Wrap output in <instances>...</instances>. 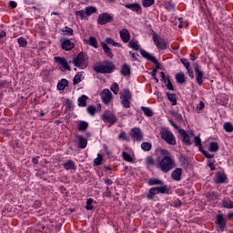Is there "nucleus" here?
Listing matches in <instances>:
<instances>
[{
  "instance_id": "nucleus-1",
  "label": "nucleus",
  "mask_w": 233,
  "mask_h": 233,
  "mask_svg": "<svg viewBox=\"0 0 233 233\" xmlns=\"http://www.w3.org/2000/svg\"><path fill=\"white\" fill-rule=\"evenodd\" d=\"M157 168H159L164 174H167L172 168H176V160L172 156H165L158 161Z\"/></svg>"
},
{
  "instance_id": "nucleus-2",
  "label": "nucleus",
  "mask_w": 233,
  "mask_h": 233,
  "mask_svg": "<svg viewBox=\"0 0 233 233\" xmlns=\"http://www.w3.org/2000/svg\"><path fill=\"white\" fill-rule=\"evenodd\" d=\"M116 70V65L112 61L106 60L100 63L99 66L94 67L96 74H112Z\"/></svg>"
},
{
  "instance_id": "nucleus-3",
  "label": "nucleus",
  "mask_w": 233,
  "mask_h": 233,
  "mask_svg": "<svg viewBox=\"0 0 233 233\" xmlns=\"http://www.w3.org/2000/svg\"><path fill=\"white\" fill-rule=\"evenodd\" d=\"M72 62L80 70H85L88 66V56L85 53L80 52L73 58Z\"/></svg>"
},
{
  "instance_id": "nucleus-4",
  "label": "nucleus",
  "mask_w": 233,
  "mask_h": 233,
  "mask_svg": "<svg viewBox=\"0 0 233 233\" xmlns=\"http://www.w3.org/2000/svg\"><path fill=\"white\" fill-rule=\"evenodd\" d=\"M121 105L124 108H130L132 101V93L130 89L125 88L120 92Z\"/></svg>"
},
{
  "instance_id": "nucleus-5",
  "label": "nucleus",
  "mask_w": 233,
  "mask_h": 233,
  "mask_svg": "<svg viewBox=\"0 0 233 233\" xmlns=\"http://www.w3.org/2000/svg\"><path fill=\"white\" fill-rule=\"evenodd\" d=\"M160 136L162 139L166 141V143H167V145H177L176 137L174 136V133H172V131L168 129H163L162 131H160Z\"/></svg>"
},
{
  "instance_id": "nucleus-6",
  "label": "nucleus",
  "mask_w": 233,
  "mask_h": 233,
  "mask_svg": "<svg viewBox=\"0 0 233 233\" xmlns=\"http://www.w3.org/2000/svg\"><path fill=\"white\" fill-rule=\"evenodd\" d=\"M156 194H168V187L166 185L151 187L149 189V193L147 195V199H154V196H156Z\"/></svg>"
},
{
  "instance_id": "nucleus-7",
  "label": "nucleus",
  "mask_w": 233,
  "mask_h": 233,
  "mask_svg": "<svg viewBox=\"0 0 233 233\" xmlns=\"http://www.w3.org/2000/svg\"><path fill=\"white\" fill-rule=\"evenodd\" d=\"M178 134L180 136L181 142L186 145V147H191L192 140L191 137H194V132H190L189 134L185 131V129H179Z\"/></svg>"
},
{
  "instance_id": "nucleus-8",
  "label": "nucleus",
  "mask_w": 233,
  "mask_h": 233,
  "mask_svg": "<svg viewBox=\"0 0 233 233\" xmlns=\"http://www.w3.org/2000/svg\"><path fill=\"white\" fill-rule=\"evenodd\" d=\"M215 225H217L218 232H225L227 228V218L223 214H218L215 218Z\"/></svg>"
},
{
  "instance_id": "nucleus-9",
  "label": "nucleus",
  "mask_w": 233,
  "mask_h": 233,
  "mask_svg": "<svg viewBox=\"0 0 233 233\" xmlns=\"http://www.w3.org/2000/svg\"><path fill=\"white\" fill-rule=\"evenodd\" d=\"M129 136L136 143H141V141L144 139L143 131H141V128L139 127L131 128L129 131Z\"/></svg>"
},
{
  "instance_id": "nucleus-10",
  "label": "nucleus",
  "mask_w": 233,
  "mask_h": 233,
  "mask_svg": "<svg viewBox=\"0 0 233 233\" xmlns=\"http://www.w3.org/2000/svg\"><path fill=\"white\" fill-rule=\"evenodd\" d=\"M153 41L158 50H167V48H168L167 42L165 41V38L159 36L157 34L153 35Z\"/></svg>"
},
{
  "instance_id": "nucleus-11",
  "label": "nucleus",
  "mask_w": 233,
  "mask_h": 233,
  "mask_svg": "<svg viewBox=\"0 0 233 233\" xmlns=\"http://www.w3.org/2000/svg\"><path fill=\"white\" fill-rule=\"evenodd\" d=\"M102 119L105 123H109V125H115L117 121V116L114 115L110 110H106L102 115Z\"/></svg>"
},
{
  "instance_id": "nucleus-12",
  "label": "nucleus",
  "mask_w": 233,
  "mask_h": 233,
  "mask_svg": "<svg viewBox=\"0 0 233 233\" xmlns=\"http://www.w3.org/2000/svg\"><path fill=\"white\" fill-rule=\"evenodd\" d=\"M194 70L196 75V83L201 86V85H203V79H205V73L199 69V66L198 64L194 65Z\"/></svg>"
},
{
  "instance_id": "nucleus-13",
  "label": "nucleus",
  "mask_w": 233,
  "mask_h": 233,
  "mask_svg": "<svg viewBox=\"0 0 233 233\" xmlns=\"http://www.w3.org/2000/svg\"><path fill=\"white\" fill-rule=\"evenodd\" d=\"M114 21V16L108 13H102L97 17L98 25H106L107 23H112Z\"/></svg>"
},
{
  "instance_id": "nucleus-14",
  "label": "nucleus",
  "mask_w": 233,
  "mask_h": 233,
  "mask_svg": "<svg viewBox=\"0 0 233 233\" xmlns=\"http://www.w3.org/2000/svg\"><path fill=\"white\" fill-rule=\"evenodd\" d=\"M139 52L142 57H144V59L151 61V63H154V65L157 66V68H159V61H157V57L152 56L150 53L147 52L145 49H140Z\"/></svg>"
},
{
  "instance_id": "nucleus-15",
  "label": "nucleus",
  "mask_w": 233,
  "mask_h": 233,
  "mask_svg": "<svg viewBox=\"0 0 233 233\" xmlns=\"http://www.w3.org/2000/svg\"><path fill=\"white\" fill-rule=\"evenodd\" d=\"M60 42H61V48L63 50H66V52L72 50V48L76 46V44H74V42H72L70 39H67V38H62Z\"/></svg>"
},
{
  "instance_id": "nucleus-16",
  "label": "nucleus",
  "mask_w": 233,
  "mask_h": 233,
  "mask_svg": "<svg viewBox=\"0 0 233 233\" xmlns=\"http://www.w3.org/2000/svg\"><path fill=\"white\" fill-rule=\"evenodd\" d=\"M55 63H57L58 65H60V66H62L64 70H67L68 72L72 70V68L70 67V65H68V61L65 57L55 56Z\"/></svg>"
},
{
  "instance_id": "nucleus-17",
  "label": "nucleus",
  "mask_w": 233,
  "mask_h": 233,
  "mask_svg": "<svg viewBox=\"0 0 233 233\" xmlns=\"http://www.w3.org/2000/svg\"><path fill=\"white\" fill-rule=\"evenodd\" d=\"M125 8H128V10H131L132 12H136V14H143V8L141 7V5L137 3L133 4H126L124 5Z\"/></svg>"
},
{
  "instance_id": "nucleus-18",
  "label": "nucleus",
  "mask_w": 233,
  "mask_h": 233,
  "mask_svg": "<svg viewBox=\"0 0 233 233\" xmlns=\"http://www.w3.org/2000/svg\"><path fill=\"white\" fill-rule=\"evenodd\" d=\"M183 176V168L176 167L171 173V178L173 181H179Z\"/></svg>"
},
{
  "instance_id": "nucleus-19",
  "label": "nucleus",
  "mask_w": 233,
  "mask_h": 233,
  "mask_svg": "<svg viewBox=\"0 0 233 233\" xmlns=\"http://www.w3.org/2000/svg\"><path fill=\"white\" fill-rule=\"evenodd\" d=\"M102 101L105 105H108L110 103V99H112V92L108 89H104L101 94Z\"/></svg>"
},
{
  "instance_id": "nucleus-20",
  "label": "nucleus",
  "mask_w": 233,
  "mask_h": 233,
  "mask_svg": "<svg viewBox=\"0 0 233 233\" xmlns=\"http://www.w3.org/2000/svg\"><path fill=\"white\" fill-rule=\"evenodd\" d=\"M216 185H221L227 181V174L225 172H218L214 178Z\"/></svg>"
},
{
  "instance_id": "nucleus-21",
  "label": "nucleus",
  "mask_w": 233,
  "mask_h": 233,
  "mask_svg": "<svg viewBox=\"0 0 233 233\" xmlns=\"http://www.w3.org/2000/svg\"><path fill=\"white\" fill-rule=\"evenodd\" d=\"M100 45L104 50L105 56H106V57H109V59H112L114 57V54L112 53V49L108 46V44L101 42Z\"/></svg>"
},
{
  "instance_id": "nucleus-22",
  "label": "nucleus",
  "mask_w": 233,
  "mask_h": 233,
  "mask_svg": "<svg viewBox=\"0 0 233 233\" xmlns=\"http://www.w3.org/2000/svg\"><path fill=\"white\" fill-rule=\"evenodd\" d=\"M120 39L123 41V43H128L130 41V32L128 29H122L119 31Z\"/></svg>"
},
{
  "instance_id": "nucleus-23",
  "label": "nucleus",
  "mask_w": 233,
  "mask_h": 233,
  "mask_svg": "<svg viewBox=\"0 0 233 233\" xmlns=\"http://www.w3.org/2000/svg\"><path fill=\"white\" fill-rule=\"evenodd\" d=\"M83 74H85L84 71H80L78 72L75 77L73 78V85H79V83H81V81H83L85 79V76H83Z\"/></svg>"
},
{
  "instance_id": "nucleus-24",
  "label": "nucleus",
  "mask_w": 233,
  "mask_h": 233,
  "mask_svg": "<svg viewBox=\"0 0 233 233\" xmlns=\"http://www.w3.org/2000/svg\"><path fill=\"white\" fill-rule=\"evenodd\" d=\"M63 167L66 170H76V162H74L73 160H66L64 164Z\"/></svg>"
},
{
  "instance_id": "nucleus-25",
  "label": "nucleus",
  "mask_w": 233,
  "mask_h": 233,
  "mask_svg": "<svg viewBox=\"0 0 233 233\" xmlns=\"http://www.w3.org/2000/svg\"><path fill=\"white\" fill-rule=\"evenodd\" d=\"M88 128V122L85 120H80L77 125L78 132H85Z\"/></svg>"
},
{
  "instance_id": "nucleus-26",
  "label": "nucleus",
  "mask_w": 233,
  "mask_h": 233,
  "mask_svg": "<svg viewBox=\"0 0 233 233\" xmlns=\"http://www.w3.org/2000/svg\"><path fill=\"white\" fill-rule=\"evenodd\" d=\"M86 43L90 46H93V48H99V44L97 43V38H96V36H90Z\"/></svg>"
},
{
  "instance_id": "nucleus-27",
  "label": "nucleus",
  "mask_w": 233,
  "mask_h": 233,
  "mask_svg": "<svg viewBox=\"0 0 233 233\" xmlns=\"http://www.w3.org/2000/svg\"><path fill=\"white\" fill-rule=\"evenodd\" d=\"M78 147L84 149L86 148V146L88 145V140L86 138L83 137L82 136H78Z\"/></svg>"
},
{
  "instance_id": "nucleus-28",
  "label": "nucleus",
  "mask_w": 233,
  "mask_h": 233,
  "mask_svg": "<svg viewBox=\"0 0 233 233\" xmlns=\"http://www.w3.org/2000/svg\"><path fill=\"white\" fill-rule=\"evenodd\" d=\"M120 74L125 77L130 76V66H128V64H124L121 67Z\"/></svg>"
},
{
  "instance_id": "nucleus-29",
  "label": "nucleus",
  "mask_w": 233,
  "mask_h": 233,
  "mask_svg": "<svg viewBox=\"0 0 233 233\" xmlns=\"http://www.w3.org/2000/svg\"><path fill=\"white\" fill-rule=\"evenodd\" d=\"M85 12H86V15L87 17H90V15H92V14H96V12H97V7H96L94 5L86 6L85 8Z\"/></svg>"
},
{
  "instance_id": "nucleus-30",
  "label": "nucleus",
  "mask_w": 233,
  "mask_h": 233,
  "mask_svg": "<svg viewBox=\"0 0 233 233\" xmlns=\"http://www.w3.org/2000/svg\"><path fill=\"white\" fill-rule=\"evenodd\" d=\"M167 97L168 101L171 102L172 106H176L177 105V99L176 98V94L167 92Z\"/></svg>"
},
{
  "instance_id": "nucleus-31",
  "label": "nucleus",
  "mask_w": 233,
  "mask_h": 233,
  "mask_svg": "<svg viewBox=\"0 0 233 233\" xmlns=\"http://www.w3.org/2000/svg\"><path fill=\"white\" fill-rule=\"evenodd\" d=\"M68 85V80L66 78H62L60 81L57 83V88L59 90H65L66 88V86Z\"/></svg>"
},
{
  "instance_id": "nucleus-32",
  "label": "nucleus",
  "mask_w": 233,
  "mask_h": 233,
  "mask_svg": "<svg viewBox=\"0 0 233 233\" xmlns=\"http://www.w3.org/2000/svg\"><path fill=\"white\" fill-rule=\"evenodd\" d=\"M175 77H176V81H177V83H178V85H183V83H185V81H186L185 73H183V72L177 73Z\"/></svg>"
},
{
  "instance_id": "nucleus-33",
  "label": "nucleus",
  "mask_w": 233,
  "mask_h": 233,
  "mask_svg": "<svg viewBox=\"0 0 233 233\" xmlns=\"http://www.w3.org/2000/svg\"><path fill=\"white\" fill-rule=\"evenodd\" d=\"M87 99H88V96L86 95H82L80 97H78V106H82V107L86 106Z\"/></svg>"
},
{
  "instance_id": "nucleus-34",
  "label": "nucleus",
  "mask_w": 233,
  "mask_h": 233,
  "mask_svg": "<svg viewBox=\"0 0 233 233\" xmlns=\"http://www.w3.org/2000/svg\"><path fill=\"white\" fill-rule=\"evenodd\" d=\"M140 108L142 112H144V115L147 116V117H152V116H154V112L150 107L141 106Z\"/></svg>"
},
{
  "instance_id": "nucleus-35",
  "label": "nucleus",
  "mask_w": 233,
  "mask_h": 233,
  "mask_svg": "<svg viewBox=\"0 0 233 233\" xmlns=\"http://www.w3.org/2000/svg\"><path fill=\"white\" fill-rule=\"evenodd\" d=\"M195 147H198L199 152L203 150V145L201 144V137L199 136L194 137Z\"/></svg>"
},
{
  "instance_id": "nucleus-36",
  "label": "nucleus",
  "mask_w": 233,
  "mask_h": 233,
  "mask_svg": "<svg viewBox=\"0 0 233 233\" xmlns=\"http://www.w3.org/2000/svg\"><path fill=\"white\" fill-rule=\"evenodd\" d=\"M141 148L144 152H150V150H152V144L150 142H143Z\"/></svg>"
},
{
  "instance_id": "nucleus-37",
  "label": "nucleus",
  "mask_w": 233,
  "mask_h": 233,
  "mask_svg": "<svg viewBox=\"0 0 233 233\" xmlns=\"http://www.w3.org/2000/svg\"><path fill=\"white\" fill-rule=\"evenodd\" d=\"M86 112L87 114H89V116H96V112H97V107H96V106L94 105L88 106L86 107Z\"/></svg>"
},
{
  "instance_id": "nucleus-38",
  "label": "nucleus",
  "mask_w": 233,
  "mask_h": 233,
  "mask_svg": "<svg viewBox=\"0 0 233 233\" xmlns=\"http://www.w3.org/2000/svg\"><path fill=\"white\" fill-rule=\"evenodd\" d=\"M17 43H18L19 46L22 48H26V46L28 45V41H26V38L23 37V36H21L17 39Z\"/></svg>"
},
{
  "instance_id": "nucleus-39",
  "label": "nucleus",
  "mask_w": 233,
  "mask_h": 233,
  "mask_svg": "<svg viewBox=\"0 0 233 233\" xmlns=\"http://www.w3.org/2000/svg\"><path fill=\"white\" fill-rule=\"evenodd\" d=\"M223 208L232 209L233 208V201L230 199L222 201Z\"/></svg>"
},
{
  "instance_id": "nucleus-40",
  "label": "nucleus",
  "mask_w": 233,
  "mask_h": 233,
  "mask_svg": "<svg viewBox=\"0 0 233 233\" xmlns=\"http://www.w3.org/2000/svg\"><path fill=\"white\" fill-rule=\"evenodd\" d=\"M156 0H142V6L144 8H150L153 5H155Z\"/></svg>"
},
{
  "instance_id": "nucleus-41",
  "label": "nucleus",
  "mask_w": 233,
  "mask_h": 233,
  "mask_svg": "<svg viewBox=\"0 0 233 233\" xmlns=\"http://www.w3.org/2000/svg\"><path fill=\"white\" fill-rule=\"evenodd\" d=\"M76 15H77V17H79L82 21L88 20V18H86V12L85 10L76 11Z\"/></svg>"
},
{
  "instance_id": "nucleus-42",
  "label": "nucleus",
  "mask_w": 233,
  "mask_h": 233,
  "mask_svg": "<svg viewBox=\"0 0 233 233\" xmlns=\"http://www.w3.org/2000/svg\"><path fill=\"white\" fill-rule=\"evenodd\" d=\"M219 150V144L218 142H211L209 144V152H218Z\"/></svg>"
},
{
  "instance_id": "nucleus-43",
  "label": "nucleus",
  "mask_w": 233,
  "mask_h": 233,
  "mask_svg": "<svg viewBox=\"0 0 233 233\" xmlns=\"http://www.w3.org/2000/svg\"><path fill=\"white\" fill-rule=\"evenodd\" d=\"M106 45H112V46H118V47L121 46V44L114 41V38H112V37H106Z\"/></svg>"
},
{
  "instance_id": "nucleus-44",
  "label": "nucleus",
  "mask_w": 233,
  "mask_h": 233,
  "mask_svg": "<svg viewBox=\"0 0 233 233\" xmlns=\"http://www.w3.org/2000/svg\"><path fill=\"white\" fill-rule=\"evenodd\" d=\"M179 163L182 167H188V158L185 155L179 157Z\"/></svg>"
},
{
  "instance_id": "nucleus-45",
  "label": "nucleus",
  "mask_w": 233,
  "mask_h": 233,
  "mask_svg": "<svg viewBox=\"0 0 233 233\" xmlns=\"http://www.w3.org/2000/svg\"><path fill=\"white\" fill-rule=\"evenodd\" d=\"M110 90L113 92V94H115V96H117V94H119V85H117V83L114 82L111 85Z\"/></svg>"
},
{
  "instance_id": "nucleus-46",
  "label": "nucleus",
  "mask_w": 233,
  "mask_h": 233,
  "mask_svg": "<svg viewBox=\"0 0 233 233\" xmlns=\"http://www.w3.org/2000/svg\"><path fill=\"white\" fill-rule=\"evenodd\" d=\"M129 48H132L133 50H139V45L137 44V41L130 40L128 43Z\"/></svg>"
},
{
  "instance_id": "nucleus-47",
  "label": "nucleus",
  "mask_w": 233,
  "mask_h": 233,
  "mask_svg": "<svg viewBox=\"0 0 233 233\" xmlns=\"http://www.w3.org/2000/svg\"><path fill=\"white\" fill-rule=\"evenodd\" d=\"M62 32L64 33V35H74V29L68 26L62 28Z\"/></svg>"
},
{
  "instance_id": "nucleus-48",
  "label": "nucleus",
  "mask_w": 233,
  "mask_h": 233,
  "mask_svg": "<svg viewBox=\"0 0 233 233\" xmlns=\"http://www.w3.org/2000/svg\"><path fill=\"white\" fill-rule=\"evenodd\" d=\"M103 163V156L101 154H97V157L94 159V166L99 167Z\"/></svg>"
},
{
  "instance_id": "nucleus-49",
  "label": "nucleus",
  "mask_w": 233,
  "mask_h": 233,
  "mask_svg": "<svg viewBox=\"0 0 233 233\" xmlns=\"http://www.w3.org/2000/svg\"><path fill=\"white\" fill-rule=\"evenodd\" d=\"M223 128L224 130H226V132H228V133L233 132V125L230 122L224 123Z\"/></svg>"
},
{
  "instance_id": "nucleus-50",
  "label": "nucleus",
  "mask_w": 233,
  "mask_h": 233,
  "mask_svg": "<svg viewBox=\"0 0 233 233\" xmlns=\"http://www.w3.org/2000/svg\"><path fill=\"white\" fill-rule=\"evenodd\" d=\"M92 203H94L93 198H87L86 204V210H94V206H92Z\"/></svg>"
},
{
  "instance_id": "nucleus-51",
  "label": "nucleus",
  "mask_w": 233,
  "mask_h": 233,
  "mask_svg": "<svg viewBox=\"0 0 233 233\" xmlns=\"http://www.w3.org/2000/svg\"><path fill=\"white\" fill-rule=\"evenodd\" d=\"M171 115L173 116V117H175L177 121H178L179 123H183V116L181 114L173 111Z\"/></svg>"
},
{
  "instance_id": "nucleus-52",
  "label": "nucleus",
  "mask_w": 233,
  "mask_h": 233,
  "mask_svg": "<svg viewBox=\"0 0 233 233\" xmlns=\"http://www.w3.org/2000/svg\"><path fill=\"white\" fill-rule=\"evenodd\" d=\"M122 157L124 161H127L128 163H132L133 161L132 156L125 151L122 153Z\"/></svg>"
},
{
  "instance_id": "nucleus-53",
  "label": "nucleus",
  "mask_w": 233,
  "mask_h": 233,
  "mask_svg": "<svg viewBox=\"0 0 233 233\" xmlns=\"http://www.w3.org/2000/svg\"><path fill=\"white\" fill-rule=\"evenodd\" d=\"M148 185L154 186V185H163V181L159 180L157 178H150L148 181Z\"/></svg>"
},
{
  "instance_id": "nucleus-54",
  "label": "nucleus",
  "mask_w": 233,
  "mask_h": 233,
  "mask_svg": "<svg viewBox=\"0 0 233 233\" xmlns=\"http://www.w3.org/2000/svg\"><path fill=\"white\" fill-rule=\"evenodd\" d=\"M146 165L147 167H153L155 165L154 157H146Z\"/></svg>"
},
{
  "instance_id": "nucleus-55",
  "label": "nucleus",
  "mask_w": 233,
  "mask_h": 233,
  "mask_svg": "<svg viewBox=\"0 0 233 233\" xmlns=\"http://www.w3.org/2000/svg\"><path fill=\"white\" fill-rule=\"evenodd\" d=\"M165 8L166 10H167L168 12H174L176 11V5H174V4L172 3H167L165 5Z\"/></svg>"
},
{
  "instance_id": "nucleus-56",
  "label": "nucleus",
  "mask_w": 233,
  "mask_h": 233,
  "mask_svg": "<svg viewBox=\"0 0 233 233\" xmlns=\"http://www.w3.org/2000/svg\"><path fill=\"white\" fill-rule=\"evenodd\" d=\"M118 139H120L121 141H130V139L127 137V133L125 131L119 133Z\"/></svg>"
},
{
  "instance_id": "nucleus-57",
  "label": "nucleus",
  "mask_w": 233,
  "mask_h": 233,
  "mask_svg": "<svg viewBox=\"0 0 233 233\" xmlns=\"http://www.w3.org/2000/svg\"><path fill=\"white\" fill-rule=\"evenodd\" d=\"M180 61H181L182 65H184V66L187 70H188L190 68V63L188 62V59L181 58Z\"/></svg>"
},
{
  "instance_id": "nucleus-58",
  "label": "nucleus",
  "mask_w": 233,
  "mask_h": 233,
  "mask_svg": "<svg viewBox=\"0 0 233 233\" xmlns=\"http://www.w3.org/2000/svg\"><path fill=\"white\" fill-rule=\"evenodd\" d=\"M166 83L167 84V90H174V85H172V81H170V77H167V80H166Z\"/></svg>"
},
{
  "instance_id": "nucleus-59",
  "label": "nucleus",
  "mask_w": 233,
  "mask_h": 233,
  "mask_svg": "<svg viewBox=\"0 0 233 233\" xmlns=\"http://www.w3.org/2000/svg\"><path fill=\"white\" fill-rule=\"evenodd\" d=\"M208 199H211V201H216V199H218V195L215 192H210L208 195Z\"/></svg>"
},
{
  "instance_id": "nucleus-60",
  "label": "nucleus",
  "mask_w": 233,
  "mask_h": 233,
  "mask_svg": "<svg viewBox=\"0 0 233 233\" xmlns=\"http://www.w3.org/2000/svg\"><path fill=\"white\" fill-rule=\"evenodd\" d=\"M200 152L207 157V159H212L214 157V155L208 153L205 149H202Z\"/></svg>"
},
{
  "instance_id": "nucleus-61",
  "label": "nucleus",
  "mask_w": 233,
  "mask_h": 233,
  "mask_svg": "<svg viewBox=\"0 0 233 233\" xmlns=\"http://www.w3.org/2000/svg\"><path fill=\"white\" fill-rule=\"evenodd\" d=\"M103 195L106 198H110V196H112V192L110 191V187H106V191L103 193Z\"/></svg>"
},
{
  "instance_id": "nucleus-62",
  "label": "nucleus",
  "mask_w": 233,
  "mask_h": 233,
  "mask_svg": "<svg viewBox=\"0 0 233 233\" xmlns=\"http://www.w3.org/2000/svg\"><path fill=\"white\" fill-rule=\"evenodd\" d=\"M103 180H104L105 185H107V187L112 186L113 183H114V181H112V179H110V178H106H106H104Z\"/></svg>"
},
{
  "instance_id": "nucleus-63",
  "label": "nucleus",
  "mask_w": 233,
  "mask_h": 233,
  "mask_svg": "<svg viewBox=\"0 0 233 233\" xmlns=\"http://www.w3.org/2000/svg\"><path fill=\"white\" fill-rule=\"evenodd\" d=\"M129 54L131 56L132 61H137V56H139V55H136V53H133L132 51H130Z\"/></svg>"
},
{
  "instance_id": "nucleus-64",
  "label": "nucleus",
  "mask_w": 233,
  "mask_h": 233,
  "mask_svg": "<svg viewBox=\"0 0 233 233\" xmlns=\"http://www.w3.org/2000/svg\"><path fill=\"white\" fill-rule=\"evenodd\" d=\"M208 166L209 167L210 170H216V166H214V162L208 161Z\"/></svg>"
}]
</instances>
